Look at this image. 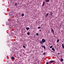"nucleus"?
Returning a JSON list of instances; mask_svg holds the SVG:
<instances>
[{
	"instance_id": "nucleus-17",
	"label": "nucleus",
	"mask_w": 64,
	"mask_h": 64,
	"mask_svg": "<svg viewBox=\"0 0 64 64\" xmlns=\"http://www.w3.org/2000/svg\"><path fill=\"white\" fill-rule=\"evenodd\" d=\"M45 54H46V52H44L43 54V55H45Z\"/></svg>"
},
{
	"instance_id": "nucleus-4",
	"label": "nucleus",
	"mask_w": 64,
	"mask_h": 64,
	"mask_svg": "<svg viewBox=\"0 0 64 64\" xmlns=\"http://www.w3.org/2000/svg\"><path fill=\"white\" fill-rule=\"evenodd\" d=\"M54 61L52 60L51 61L48 62V63H53Z\"/></svg>"
},
{
	"instance_id": "nucleus-25",
	"label": "nucleus",
	"mask_w": 64,
	"mask_h": 64,
	"mask_svg": "<svg viewBox=\"0 0 64 64\" xmlns=\"http://www.w3.org/2000/svg\"><path fill=\"white\" fill-rule=\"evenodd\" d=\"M60 53H58V55H60Z\"/></svg>"
},
{
	"instance_id": "nucleus-3",
	"label": "nucleus",
	"mask_w": 64,
	"mask_h": 64,
	"mask_svg": "<svg viewBox=\"0 0 64 64\" xmlns=\"http://www.w3.org/2000/svg\"><path fill=\"white\" fill-rule=\"evenodd\" d=\"M10 58H11L12 59V60H14V59H15V58H14L13 56H12L10 57Z\"/></svg>"
},
{
	"instance_id": "nucleus-6",
	"label": "nucleus",
	"mask_w": 64,
	"mask_h": 64,
	"mask_svg": "<svg viewBox=\"0 0 64 64\" xmlns=\"http://www.w3.org/2000/svg\"><path fill=\"white\" fill-rule=\"evenodd\" d=\"M46 1L47 3L48 2H49L50 1V0H45Z\"/></svg>"
},
{
	"instance_id": "nucleus-23",
	"label": "nucleus",
	"mask_w": 64,
	"mask_h": 64,
	"mask_svg": "<svg viewBox=\"0 0 64 64\" xmlns=\"http://www.w3.org/2000/svg\"><path fill=\"white\" fill-rule=\"evenodd\" d=\"M46 64H49V63H48V62H47Z\"/></svg>"
},
{
	"instance_id": "nucleus-5",
	"label": "nucleus",
	"mask_w": 64,
	"mask_h": 64,
	"mask_svg": "<svg viewBox=\"0 0 64 64\" xmlns=\"http://www.w3.org/2000/svg\"><path fill=\"white\" fill-rule=\"evenodd\" d=\"M29 29H30V28L29 27H27L26 28V29L27 30H28Z\"/></svg>"
},
{
	"instance_id": "nucleus-10",
	"label": "nucleus",
	"mask_w": 64,
	"mask_h": 64,
	"mask_svg": "<svg viewBox=\"0 0 64 64\" xmlns=\"http://www.w3.org/2000/svg\"><path fill=\"white\" fill-rule=\"evenodd\" d=\"M52 49L54 51H55V49H54V48H52Z\"/></svg>"
},
{
	"instance_id": "nucleus-7",
	"label": "nucleus",
	"mask_w": 64,
	"mask_h": 64,
	"mask_svg": "<svg viewBox=\"0 0 64 64\" xmlns=\"http://www.w3.org/2000/svg\"><path fill=\"white\" fill-rule=\"evenodd\" d=\"M62 47L63 49H64V45L63 44H62Z\"/></svg>"
},
{
	"instance_id": "nucleus-27",
	"label": "nucleus",
	"mask_w": 64,
	"mask_h": 64,
	"mask_svg": "<svg viewBox=\"0 0 64 64\" xmlns=\"http://www.w3.org/2000/svg\"><path fill=\"white\" fill-rule=\"evenodd\" d=\"M20 57H21V56H22V55H20Z\"/></svg>"
},
{
	"instance_id": "nucleus-2",
	"label": "nucleus",
	"mask_w": 64,
	"mask_h": 64,
	"mask_svg": "<svg viewBox=\"0 0 64 64\" xmlns=\"http://www.w3.org/2000/svg\"><path fill=\"white\" fill-rule=\"evenodd\" d=\"M52 32L53 34H54V30L52 28L51 29Z\"/></svg>"
},
{
	"instance_id": "nucleus-30",
	"label": "nucleus",
	"mask_w": 64,
	"mask_h": 64,
	"mask_svg": "<svg viewBox=\"0 0 64 64\" xmlns=\"http://www.w3.org/2000/svg\"><path fill=\"white\" fill-rule=\"evenodd\" d=\"M42 26H43V24H42Z\"/></svg>"
},
{
	"instance_id": "nucleus-12",
	"label": "nucleus",
	"mask_w": 64,
	"mask_h": 64,
	"mask_svg": "<svg viewBox=\"0 0 64 64\" xmlns=\"http://www.w3.org/2000/svg\"><path fill=\"white\" fill-rule=\"evenodd\" d=\"M22 17H23L24 16V14H22Z\"/></svg>"
},
{
	"instance_id": "nucleus-24",
	"label": "nucleus",
	"mask_w": 64,
	"mask_h": 64,
	"mask_svg": "<svg viewBox=\"0 0 64 64\" xmlns=\"http://www.w3.org/2000/svg\"><path fill=\"white\" fill-rule=\"evenodd\" d=\"M44 50H45V49H45V48H46V47H45L44 46Z\"/></svg>"
},
{
	"instance_id": "nucleus-21",
	"label": "nucleus",
	"mask_w": 64,
	"mask_h": 64,
	"mask_svg": "<svg viewBox=\"0 0 64 64\" xmlns=\"http://www.w3.org/2000/svg\"><path fill=\"white\" fill-rule=\"evenodd\" d=\"M23 47L24 48H26V46H23Z\"/></svg>"
},
{
	"instance_id": "nucleus-28",
	"label": "nucleus",
	"mask_w": 64,
	"mask_h": 64,
	"mask_svg": "<svg viewBox=\"0 0 64 64\" xmlns=\"http://www.w3.org/2000/svg\"><path fill=\"white\" fill-rule=\"evenodd\" d=\"M41 31V30H40V31Z\"/></svg>"
},
{
	"instance_id": "nucleus-26",
	"label": "nucleus",
	"mask_w": 64,
	"mask_h": 64,
	"mask_svg": "<svg viewBox=\"0 0 64 64\" xmlns=\"http://www.w3.org/2000/svg\"><path fill=\"white\" fill-rule=\"evenodd\" d=\"M41 52H42V53H43V51H41Z\"/></svg>"
},
{
	"instance_id": "nucleus-19",
	"label": "nucleus",
	"mask_w": 64,
	"mask_h": 64,
	"mask_svg": "<svg viewBox=\"0 0 64 64\" xmlns=\"http://www.w3.org/2000/svg\"><path fill=\"white\" fill-rule=\"evenodd\" d=\"M52 47H53V46H51L50 47V48H52Z\"/></svg>"
},
{
	"instance_id": "nucleus-18",
	"label": "nucleus",
	"mask_w": 64,
	"mask_h": 64,
	"mask_svg": "<svg viewBox=\"0 0 64 64\" xmlns=\"http://www.w3.org/2000/svg\"><path fill=\"white\" fill-rule=\"evenodd\" d=\"M41 28V27L40 26H39L38 27V29H40Z\"/></svg>"
},
{
	"instance_id": "nucleus-29",
	"label": "nucleus",
	"mask_w": 64,
	"mask_h": 64,
	"mask_svg": "<svg viewBox=\"0 0 64 64\" xmlns=\"http://www.w3.org/2000/svg\"><path fill=\"white\" fill-rule=\"evenodd\" d=\"M60 27H61V25H60Z\"/></svg>"
},
{
	"instance_id": "nucleus-11",
	"label": "nucleus",
	"mask_w": 64,
	"mask_h": 64,
	"mask_svg": "<svg viewBox=\"0 0 64 64\" xmlns=\"http://www.w3.org/2000/svg\"><path fill=\"white\" fill-rule=\"evenodd\" d=\"M52 14H53V13L52 12H50V15H52Z\"/></svg>"
},
{
	"instance_id": "nucleus-31",
	"label": "nucleus",
	"mask_w": 64,
	"mask_h": 64,
	"mask_svg": "<svg viewBox=\"0 0 64 64\" xmlns=\"http://www.w3.org/2000/svg\"><path fill=\"white\" fill-rule=\"evenodd\" d=\"M6 25H7V24H6Z\"/></svg>"
},
{
	"instance_id": "nucleus-8",
	"label": "nucleus",
	"mask_w": 64,
	"mask_h": 64,
	"mask_svg": "<svg viewBox=\"0 0 64 64\" xmlns=\"http://www.w3.org/2000/svg\"><path fill=\"white\" fill-rule=\"evenodd\" d=\"M44 5H45V2H43L42 5V6L43 7V6H44Z\"/></svg>"
},
{
	"instance_id": "nucleus-9",
	"label": "nucleus",
	"mask_w": 64,
	"mask_h": 64,
	"mask_svg": "<svg viewBox=\"0 0 64 64\" xmlns=\"http://www.w3.org/2000/svg\"><path fill=\"white\" fill-rule=\"evenodd\" d=\"M15 5L16 6V7H17V5H18V4L17 3H16L15 4Z\"/></svg>"
},
{
	"instance_id": "nucleus-22",
	"label": "nucleus",
	"mask_w": 64,
	"mask_h": 64,
	"mask_svg": "<svg viewBox=\"0 0 64 64\" xmlns=\"http://www.w3.org/2000/svg\"><path fill=\"white\" fill-rule=\"evenodd\" d=\"M42 46V47H43V48H44L45 47L44 46Z\"/></svg>"
},
{
	"instance_id": "nucleus-15",
	"label": "nucleus",
	"mask_w": 64,
	"mask_h": 64,
	"mask_svg": "<svg viewBox=\"0 0 64 64\" xmlns=\"http://www.w3.org/2000/svg\"><path fill=\"white\" fill-rule=\"evenodd\" d=\"M27 34L28 35H29L30 34V32H28L27 33Z\"/></svg>"
},
{
	"instance_id": "nucleus-33",
	"label": "nucleus",
	"mask_w": 64,
	"mask_h": 64,
	"mask_svg": "<svg viewBox=\"0 0 64 64\" xmlns=\"http://www.w3.org/2000/svg\"><path fill=\"white\" fill-rule=\"evenodd\" d=\"M53 55H54V54H53Z\"/></svg>"
},
{
	"instance_id": "nucleus-1",
	"label": "nucleus",
	"mask_w": 64,
	"mask_h": 64,
	"mask_svg": "<svg viewBox=\"0 0 64 64\" xmlns=\"http://www.w3.org/2000/svg\"><path fill=\"white\" fill-rule=\"evenodd\" d=\"M46 42V40H45L44 39H42V41L41 40L40 41V44H42V45H43V43H44V42Z\"/></svg>"
},
{
	"instance_id": "nucleus-20",
	"label": "nucleus",
	"mask_w": 64,
	"mask_h": 64,
	"mask_svg": "<svg viewBox=\"0 0 64 64\" xmlns=\"http://www.w3.org/2000/svg\"><path fill=\"white\" fill-rule=\"evenodd\" d=\"M36 35H37V36H38V35H39V34L38 33H37L36 34Z\"/></svg>"
},
{
	"instance_id": "nucleus-13",
	"label": "nucleus",
	"mask_w": 64,
	"mask_h": 64,
	"mask_svg": "<svg viewBox=\"0 0 64 64\" xmlns=\"http://www.w3.org/2000/svg\"><path fill=\"white\" fill-rule=\"evenodd\" d=\"M59 42V40L58 39L57 40V42L58 43Z\"/></svg>"
},
{
	"instance_id": "nucleus-16",
	"label": "nucleus",
	"mask_w": 64,
	"mask_h": 64,
	"mask_svg": "<svg viewBox=\"0 0 64 64\" xmlns=\"http://www.w3.org/2000/svg\"><path fill=\"white\" fill-rule=\"evenodd\" d=\"M48 13H47V14H46V17H47V16L48 15Z\"/></svg>"
},
{
	"instance_id": "nucleus-14",
	"label": "nucleus",
	"mask_w": 64,
	"mask_h": 64,
	"mask_svg": "<svg viewBox=\"0 0 64 64\" xmlns=\"http://www.w3.org/2000/svg\"><path fill=\"white\" fill-rule=\"evenodd\" d=\"M61 62H63V58L61 59Z\"/></svg>"
},
{
	"instance_id": "nucleus-32",
	"label": "nucleus",
	"mask_w": 64,
	"mask_h": 64,
	"mask_svg": "<svg viewBox=\"0 0 64 64\" xmlns=\"http://www.w3.org/2000/svg\"><path fill=\"white\" fill-rule=\"evenodd\" d=\"M62 64H63V63H62Z\"/></svg>"
}]
</instances>
